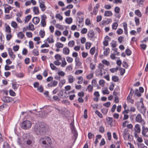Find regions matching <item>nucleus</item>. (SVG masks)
<instances>
[{"mask_svg": "<svg viewBox=\"0 0 148 148\" xmlns=\"http://www.w3.org/2000/svg\"><path fill=\"white\" fill-rule=\"evenodd\" d=\"M94 95L96 97V101H98V97L100 96L99 92L98 91L95 92L94 93Z\"/></svg>", "mask_w": 148, "mask_h": 148, "instance_id": "nucleus-54", "label": "nucleus"}, {"mask_svg": "<svg viewBox=\"0 0 148 148\" xmlns=\"http://www.w3.org/2000/svg\"><path fill=\"white\" fill-rule=\"evenodd\" d=\"M112 80L114 82H118L119 80L118 77L115 75L112 76Z\"/></svg>", "mask_w": 148, "mask_h": 148, "instance_id": "nucleus-61", "label": "nucleus"}, {"mask_svg": "<svg viewBox=\"0 0 148 148\" xmlns=\"http://www.w3.org/2000/svg\"><path fill=\"white\" fill-rule=\"evenodd\" d=\"M56 27L57 28L61 30H63L64 29V27L63 26L59 24H56Z\"/></svg>", "mask_w": 148, "mask_h": 148, "instance_id": "nucleus-49", "label": "nucleus"}, {"mask_svg": "<svg viewBox=\"0 0 148 148\" xmlns=\"http://www.w3.org/2000/svg\"><path fill=\"white\" fill-rule=\"evenodd\" d=\"M77 18H84V13L81 11H79L77 13Z\"/></svg>", "mask_w": 148, "mask_h": 148, "instance_id": "nucleus-22", "label": "nucleus"}, {"mask_svg": "<svg viewBox=\"0 0 148 148\" xmlns=\"http://www.w3.org/2000/svg\"><path fill=\"white\" fill-rule=\"evenodd\" d=\"M110 49L109 48H107L105 49L104 51L103 52L104 55L106 56L108 55L110 53Z\"/></svg>", "mask_w": 148, "mask_h": 148, "instance_id": "nucleus-44", "label": "nucleus"}, {"mask_svg": "<svg viewBox=\"0 0 148 148\" xmlns=\"http://www.w3.org/2000/svg\"><path fill=\"white\" fill-rule=\"evenodd\" d=\"M39 143L43 147L47 148L50 147L52 144L51 138L49 137H42L39 140Z\"/></svg>", "mask_w": 148, "mask_h": 148, "instance_id": "nucleus-2", "label": "nucleus"}, {"mask_svg": "<svg viewBox=\"0 0 148 148\" xmlns=\"http://www.w3.org/2000/svg\"><path fill=\"white\" fill-rule=\"evenodd\" d=\"M12 36L11 33L7 34L6 36V39L8 41H9L12 38Z\"/></svg>", "mask_w": 148, "mask_h": 148, "instance_id": "nucleus-40", "label": "nucleus"}, {"mask_svg": "<svg viewBox=\"0 0 148 148\" xmlns=\"http://www.w3.org/2000/svg\"><path fill=\"white\" fill-rule=\"evenodd\" d=\"M123 32V30L121 28H119L116 32V33L118 35L122 34Z\"/></svg>", "mask_w": 148, "mask_h": 148, "instance_id": "nucleus-59", "label": "nucleus"}, {"mask_svg": "<svg viewBox=\"0 0 148 148\" xmlns=\"http://www.w3.org/2000/svg\"><path fill=\"white\" fill-rule=\"evenodd\" d=\"M73 19L71 17L66 18L65 20V22L66 23L68 24H70L72 22Z\"/></svg>", "mask_w": 148, "mask_h": 148, "instance_id": "nucleus-35", "label": "nucleus"}, {"mask_svg": "<svg viewBox=\"0 0 148 148\" xmlns=\"http://www.w3.org/2000/svg\"><path fill=\"white\" fill-rule=\"evenodd\" d=\"M112 22V19L111 18H108L106 20H103L100 23L101 25L103 26L108 25Z\"/></svg>", "mask_w": 148, "mask_h": 148, "instance_id": "nucleus-10", "label": "nucleus"}, {"mask_svg": "<svg viewBox=\"0 0 148 148\" xmlns=\"http://www.w3.org/2000/svg\"><path fill=\"white\" fill-rule=\"evenodd\" d=\"M136 106L138 109L139 110H140L141 113L143 114L145 113L146 109V108L144 107L142 98H141L139 101L137 102Z\"/></svg>", "mask_w": 148, "mask_h": 148, "instance_id": "nucleus-3", "label": "nucleus"}, {"mask_svg": "<svg viewBox=\"0 0 148 148\" xmlns=\"http://www.w3.org/2000/svg\"><path fill=\"white\" fill-rule=\"evenodd\" d=\"M40 21V18L38 17H34L32 20V22L35 25H37L38 24Z\"/></svg>", "mask_w": 148, "mask_h": 148, "instance_id": "nucleus-19", "label": "nucleus"}, {"mask_svg": "<svg viewBox=\"0 0 148 148\" xmlns=\"http://www.w3.org/2000/svg\"><path fill=\"white\" fill-rule=\"evenodd\" d=\"M94 72L92 71H91L90 73L88 74L86 76V78L88 79H91L93 77Z\"/></svg>", "mask_w": 148, "mask_h": 148, "instance_id": "nucleus-20", "label": "nucleus"}, {"mask_svg": "<svg viewBox=\"0 0 148 148\" xmlns=\"http://www.w3.org/2000/svg\"><path fill=\"white\" fill-rule=\"evenodd\" d=\"M29 29L31 31H33L34 29V25L31 23H29L28 26Z\"/></svg>", "mask_w": 148, "mask_h": 148, "instance_id": "nucleus-39", "label": "nucleus"}, {"mask_svg": "<svg viewBox=\"0 0 148 148\" xmlns=\"http://www.w3.org/2000/svg\"><path fill=\"white\" fill-rule=\"evenodd\" d=\"M135 94L138 97H140L141 96V94L139 92L138 89H136L135 90Z\"/></svg>", "mask_w": 148, "mask_h": 148, "instance_id": "nucleus-64", "label": "nucleus"}, {"mask_svg": "<svg viewBox=\"0 0 148 148\" xmlns=\"http://www.w3.org/2000/svg\"><path fill=\"white\" fill-rule=\"evenodd\" d=\"M55 58L56 60H61L62 59L60 55L58 54H57L55 56Z\"/></svg>", "mask_w": 148, "mask_h": 148, "instance_id": "nucleus-56", "label": "nucleus"}, {"mask_svg": "<svg viewBox=\"0 0 148 148\" xmlns=\"http://www.w3.org/2000/svg\"><path fill=\"white\" fill-rule=\"evenodd\" d=\"M113 14L111 11H106L105 12L104 16L106 17H109L112 16Z\"/></svg>", "mask_w": 148, "mask_h": 148, "instance_id": "nucleus-23", "label": "nucleus"}, {"mask_svg": "<svg viewBox=\"0 0 148 148\" xmlns=\"http://www.w3.org/2000/svg\"><path fill=\"white\" fill-rule=\"evenodd\" d=\"M19 86V85L18 84H12V88L15 90H17Z\"/></svg>", "mask_w": 148, "mask_h": 148, "instance_id": "nucleus-51", "label": "nucleus"}, {"mask_svg": "<svg viewBox=\"0 0 148 148\" xmlns=\"http://www.w3.org/2000/svg\"><path fill=\"white\" fill-rule=\"evenodd\" d=\"M1 100L3 101L6 103L12 102L14 101L12 98L6 96L2 97Z\"/></svg>", "mask_w": 148, "mask_h": 148, "instance_id": "nucleus-8", "label": "nucleus"}, {"mask_svg": "<svg viewBox=\"0 0 148 148\" xmlns=\"http://www.w3.org/2000/svg\"><path fill=\"white\" fill-rule=\"evenodd\" d=\"M66 60L68 63H70L73 62V59L71 57L67 56L66 57Z\"/></svg>", "mask_w": 148, "mask_h": 148, "instance_id": "nucleus-46", "label": "nucleus"}, {"mask_svg": "<svg viewBox=\"0 0 148 148\" xmlns=\"http://www.w3.org/2000/svg\"><path fill=\"white\" fill-rule=\"evenodd\" d=\"M83 72V71L82 70H77L75 71V74L76 75H78L82 73Z\"/></svg>", "mask_w": 148, "mask_h": 148, "instance_id": "nucleus-57", "label": "nucleus"}, {"mask_svg": "<svg viewBox=\"0 0 148 148\" xmlns=\"http://www.w3.org/2000/svg\"><path fill=\"white\" fill-rule=\"evenodd\" d=\"M32 16L30 15H29L27 16L25 20V23H27L31 19Z\"/></svg>", "mask_w": 148, "mask_h": 148, "instance_id": "nucleus-45", "label": "nucleus"}, {"mask_svg": "<svg viewBox=\"0 0 148 148\" xmlns=\"http://www.w3.org/2000/svg\"><path fill=\"white\" fill-rule=\"evenodd\" d=\"M74 44L75 42L73 40L70 41L68 43V46L71 47H73Z\"/></svg>", "mask_w": 148, "mask_h": 148, "instance_id": "nucleus-47", "label": "nucleus"}, {"mask_svg": "<svg viewBox=\"0 0 148 148\" xmlns=\"http://www.w3.org/2000/svg\"><path fill=\"white\" fill-rule=\"evenodd\" d=\"M102 63L108 66L110 65V63L109 61L105 60H103L102 61Z\"/></svg>", "mask_w": 148, "mask_h": 148, "instance_id": "nucleus-52", "label": "nucleus"}, {"mask_svg": "<svg viewBox=\"0 0 148 148\" xmlns=\"http://www.w3.org/2000/svg\"><path fill=\"white\" fill-rule=\"evenodd\" d=\"M77 79L79 80L77 82V83L78 84H81L82 83L83 80V78L82 76H79L77 78Z\"/></svg>", "mask_w": 148, "mask_h": 148, "instance_id": "nucleus-37", "label": "nucleus"}, {"mask_svg": "<svg viewBox=\"0 0 148 148\" xmlns=\"http://www.w3.org/2000/svg\"><path fill=\"white\" fill-rule=\"evenodd\" d=\"M39 34L41 38H43L45 35V32L44 31L41 30L39 32Z\"/></svg>", "mask_w": 148, "mask_h": 148, "instance_id": "nucleus-48", "label": "nucleus"}, {"mask_svg": "<svg viewBox=\"0 0 148 148\" xmlns=\"http://www.w3.org/2000/svg\"><path fill=\"white\" fill-rule=\"evenodd\" d=\"M108 111V109L107 108H103L101 110V112L103 114H106Z\"/></svg>", "mask_w": 148, "mask_h": 148, "instance_id": "nucleus-62", "label": "nucleus"}, {"mask_svg": "<svg viewBox=\"0 0 148 148\" xmlns=\"http://www.w3.org/2000/svg\"><path fill=\"white\" fill-rule=\"evenodd\" d=\"M133 116L135 119V121L138 123H141L142 124L145 123L144 120L142 119L141 115L140 114H138L137 115L134 114Z\"/></svg>", "mask_w": 148, "mask_h": 148, "instance_id": "nucleus-5", "label": "nucleus"}, {"mask_svg": "<svg viewBox=\"0 0 148 148\" xmlns=\"http://www.w3.org/2000/svg\"><path fill=\"white\" fill-rule=\"evenodd\" d=\"M84 18H77V22L79 23L78 26L79 27H82L83 25V21Z\"/></svg>", "mask_w": 148, "mask_h": 148, "instance_id": "nucleus-27", "label": "nucleus"}, {"mask_svg": "<svg viewBox=\"0 0 148 148\" xmlns=\"http://www.w3.org/2000/svg\"><path fill=\"white\" fill-rule=\"evenodd\" d=\"M56 46L58 48H62L63 47V45L59 42H57Z\"/></svg>", "mask_w": 148, "mask_h": 148, "instance_id": "nucleus-63", "label": "nucleus"}, {"mask_svg": "<svg viewBox=\"0 0 148 148\" xmlns=\"http://www.w3.org/2000/svg\"><path fill=\"white\" fill-rule=\"evenodd\" d=\"M87 35L89 38H93L94 36V32L92 30L89 31Z\"/></svg>", "mask_w": 148, "mask_h": 148, "instance_id": "nucleus-21", "label": "nucleus"}, {"mask_svg": "<svg viewBox=\"0 0 148 148\" xmlns=\"http://www.w3.org/2000/svg\"><path fill=\"white\" fill-rule=\"evenodd\" d=\"M63 53L66 55H68L69 54L70 50L67 47H64L63 48Z\"/></svg>", "mask_w": 148, "mask_h": 148, "instance_id": "nucleus-24", "label": "nucleus"}, {"mask_svg": "<svg viewBox=\"0 0 148 148\" xmlns=\"http://www.w3.org/2000/svg\"><path fill=\"white\" fill-rule=\"evenodd\" d=\"M34 129L36 134L43 135L45 133V124L43 122L37 123L34 126Z\"/></svg>", "mask_w": 148, "mask_h": 148, "instance_id": "nucleus-1", "label": "nucleus"}, {"mask_svg": "<svg viewBox=\"0 0 148 148\" xmlns=\"http://www.w3.org/2000/svg\"><path fill=\"white\" fill-rule=\"evenodd\" d=\"M113 95L115 96L114 97V101L115 103H117L119 102V100L118 97L116 95V93L114 91L113 92Z\"/></svg>", "mask_w": 148, "mask_h": 148, "instance_id": "nucleus-31", "label": "nucleus"}, {"mask_svg": "<svg viewBox=\"0 0 148 148\" xmlns=\"http://www.w3.org/2000/svg\"><path fill=\"white\" fill-rule=\"evenodd\" d=\"M64 60H62V62L61 64V66L62 67H64L67 64V63L66 62L65 58H64Z\"/></svg>", "mask_w": 148, "mask_h": 148, "instance_id": "nucleus-60", "label": "nucleus"}, {"mask_svg": "<svg viewBox=\"0 0 148 148\" xmlns=\"http://www.w3.org/2000/svg\"><path fill=\"white\" fill-rule=\"evenodd\" d=\"M92 45V43L89 42H87L85 44V48L86 49H89Z\"/></svg>", "mask_w": 148, "mask_h": 148, "instance_id": "nucleus-41", "label": "nucleus"}, {"mask_svg": "<svg viewBox=\"0 0 148 148\" xmlns=\"http://www.w3.org/2000/svg\"><path fill=\"white\" fill-rule=\"evenodd\" d=\"M93 90V87L92 86L89 85L86 88V90L89 92H92Z\"/></svg>", "mask_w": 148, "mask_h": 148, "instance_id": "nucleus-33", "label": "nucleus"}, {"mask_svg": "<svg viewBox=\"0 0 148 148\" xmlns=\"http://www.w3.org/2000/svg\"><path fill=\"white\" fill-rule=\"evenodd\" d=\"M55 17L60 21H62L63 19L62 16L59 13L56 14V15Z\"/></svg>", "mask_w": 148, "mask_h": 148, "instance_id": "nucleus-42", "label": "nucleus"}, {"mask_svg": "<svg viewBox=\"0 0 148 148\" xmlns=\"http://www.w3.org/2000/svg\"><path fill=\"white\" fill-rule=\"evenodd\" d=\"M71 128L72 132L74 134V137L76 139L77 136V133L73 125H72V126H71Z\"/></svg>", "mask_w": 148, "mask_h": 148, "instance_id": "nucleus-16", "label": "nucleus"}, {"mask_svg": "<svg viewBox=\"0 0 148 148\" xmlns=\"http://www.w3.org/2000/svg\"><path fill=\"white\" fill-rule=\"evenodd\" d=\"M67 79L69 83L72 84L75 80V79L73 75H70L67 76Z\"/></svg>", "mask_w": 148, "mask_h": 148, "instance_id": "nucleus-13", "label": "nucleus"}, {"mask_svg": "<svg viewBox=\"0 0 148 148\" xmlns=\"http://www.w3.org/2000/svg\"><path fill=\"white\" fill-rule=\"evenodd\" d=\"M11 26L14 28H16L17 27V24L15 21H12L11 23Z\"/></svg>", "mask_w": 148, "mask_h": 148, "instance_id": "nucleus-53", "label": "nucleus"}, {"mask_svg": "<svg viewBox=\"0 0 148 148\" xmlns=\"http://www.w3.org/2000/svg\"><path fill=\"white\" fill-rule=\"evenodd\" d=\"M32 126V123L30 121H25L23 122L21 127L24 129H27L30 128Z\"/></svg>", "mask_w": 148, "mask_h": 148, "instance_id": "nucleus-6", "label": "nucleus"}, {"mask_svg": "<svg viewBox=\"0 0 148 148\" xmlns=\"http://www.w3.org/2000/svg\"><path fill=\"white\" fill-rule=\"evenodd\" d=\"M5 32L8 33H11V29L10 26L7 25L5 26Z\"/></svg>", "mask_w": 148, "mask_h": 148, "instance_id": "nucleus-30", "label": "nucleus"}, {"mask_svg": "<svg viewBox=\"0 0 148 148\" xmlns=\"http://www.w3.org/2000/svg\"><path fill=\"white\" fill-rule=\"evenodd\" d=\"M58 82L56 80H54L50 83L48 84L47 86L49 87H55L57 86Z\"/></svg>", "mask_w": 148, "mask_h": 148, "instance_id": "nucleus-17", "label": "nucleus"}, {"mask_svg": "<svg viewBox=\"0 0 148 148\" xmlns=\"http://www.w3.org/2000/svg\"><path fill=\"white\" fill-rule=\"evenodd\" d=\"M107 73V71L106 70H102L99 69H97L95 71L96 76L99 77H102L103 75Z\"/></svg>", "mask_w": 148, "mask_h": 148, "instance_id": "nucleus-7", "label": "nucleus"}, {"mask_svg": "<svg viewBox=\"0 0 148 148\" xmlns=\"http://www.w3.org/2000/svg\"><path fill=\"white\" fill-rule=\"evenodd\" d=\"M17 36L18 38L21 39H23L25 37L24 34L21 32H19L17 34Z\"/></svg>", "mask_w": 148, "mask_h": 148, "instance_id": "nucleus-29", "label": "nucleus"}, {"mask_svg": "<svg viewBox=\"0 0 148 148\" xmlns=\"http://www.w3.org/2000/svg\"><path fill=\"white\" fill-rule=\"evenodd\" d=\"M145 0H136L137 5L140 7H143V3Z\"/></svg>", "mask_w": 148, "mask_h": 148, "instance_id": "nucleus-26", "label": "nucleus"}, {"mask_svg": "<svg viewBox=\"0 0 148 148\" xmlns=\"http://www.w3.org/2000/svg\"><path fill=\"white\" fill-rule=\"evenodd\" d=\"M135 131L137 133H139L140 131V126L138 124H137L136 125L134 128Z\"/></svg>", "mask_w": 148, "mask_h": 148, "instance_id": "nucleus-28", "label": "nucleus"}, {"mask_svg": "<svg viewBox=\"0 0 148 148\" xmlns=\"http://www.w3.org/2000/svg\"><path fill=\"white\" fill-rule=\"evenodd\" d=\"M132 96H128L127 98V100L128 102L132 104H133L134 101L133 99H132Z\"/></svg>", "mask_w": 148, "mask_h": 148, "instance_id": "nucleus-38", "label": "nucleus"}, {"mask_svg": "<svg viewBox=\"0 0 148 148\" xmlns=\"http://www.w3.org/2000/svg\"><path fill=\"white\" fill-rule=\"evenodd\" d=\"M8 51L10 57L12 59L14 60L16 56L14 54L13 52L12 51V49L11 48H8Z\"/></svg>", "mask_w": 148, "mask_h": 148, "instance_id": "nucleus-12", "label": "nucleus"}, {"mask_svg": "<svg viewBox=\"0 0 148 148\" xmlns=\"http://www.w3.org/2000/svg\"><path fill=\"white\" fill-rule=\"evenodd\" d=\"M95 47H92L91 48L90 50V53L91 55H93L95 53Z\"/></svg>", "mask_w": 148, "mask_h": 148, "instance_id": "nucleus-58", "label": "nucleus"}, {"mask_svg": "<svg viewBox=\"0 0 148 148\" xmlns=\"http://www.w3.org/2000/svg\"><path fill=\"white\" fill-rule=\"evenodd\" d=\"M47 40L48 41V42L49 43H53L54 42L52 37H50L47 38Z\"/></svg>", "mask_w": 148, "mask_h": 148, "instance_id": "nucleus-50", "label": "nucleus"}, {"mask_svg": "<svg viewBox=\"0 0 148 148\" xmlns=\"http://www.w3.org/2000/svg\"><path fill=\"white\" fill-rule=\"evenodd\" d=\"M118 24L116 22L113 23L112 25V29H113L116 30L118 27Z\"/></svg>", "mask_w": 148, "mask_h": 148, "instance_id": "nucleus-34", "label": "nucleus"}, {"mask_svg": "<svg viewBox=\"0 0 148 148\" xmlns=\"http://www.w3.org/2000/svg\"><path fill=\"white\" fill-rule=\"evenodd\" d=\"M39 3V7L42 11H44L46 9L47 7L45 6L44 2L42 1V0H39L38 1Z\"/></svg>", "mask_w": 148, "mask_h": 148, "instance_id": "nucleus-11", "label": "nucleus"}, {"mask_svg": "<svg viewBox=\"0 0 148 148\" xmlns=\"http://www.w3.org/2000/svg\"><path fill=\"white\" fill-rule=\"evenodd\" d=\"M142 133L144 136L148 137V127L143 126L142 128Z\"/></svg>", "mask_w": 148, "mask_h": 148, "instance_id": "nucleus-9", "label": "nucleus"}, {"mask_svg": "<svg viewBox=\"0 0 148 148\" xmlns=\"http://www.w3.org/2000/svg\"><path fill=\"white\" fill-rule=\"evenodd\" d=\"M4 6L5 8V12L6 13H9L10 10L11 9V6L7 4L4 5Z\"/></svg>", "mask_w": 148, "mask_h": 148, "instance_id": "nucleus-15", "label": "nucleus"}, {"mask_svg": "<svg viewBox=\"0 0 148 148\" xmlns=\"http://www.w3.org/2000/svg\"><path fill=\"white\" fill-rule=\"evenodd\" d=\"M75 67L77 68H78V67L80 66L82 64V63L80 61L79 58H75Z\"/></svg>", "mask_w": 148, "mask_h": 148, "instance_id": "nucleus-18", "label": "nucleus"}, {"mask_svg": "<svg viewBox=\"0 0 148 148\" xmlns=\"http://www.w3.org/2000/svg\"><path fill=\"white\" fill-rule=\"evenodd\" d=\"M99 7V5L97 4L94 7L93 10L92 12L91 13V14L96 15L98 11V9Z\"/></svg>", "mask_w": 148, "mask_h": 148, "instance_id": "nucleus-14", "label": "nucleus"}, {"mask_svg": "<svg viewBox=\"0 0 148 148\" xmlns=\"http://www.w3.org/2000/svg\"><path fill=\"white\" fill-rule=\"evenodd\" d=\"M135 14L136 15L139 17H141L142 16V14L139 10H136L135 11Z\"/></svg>", "mask_w": 148, "mask_h": 148, "instance_id": "nucleus-32", "label": "nucleus"}, {"mask_svg": "<svg viewBox=\"0 0 148 148\" xmlns=\"http://www.w3.org/2000/svg\"><path fill=\"white\" fill-rule=\"evenodd\" d=\"M32 53L34 56H38L39 55L38 51L37 49H34L32 51Z\"/></svg>", "mask_w": 148, "mask_h": 148, "instance_id": "nucleus-43", "label": "nucleus"}, {"mask_svg": "<svg viewBox=\"0 0 148 148\" xmlns=\"http://www.w3.org/2000/svg\"><path fill=\"white\" fill-rule=\"evenodd\" d=\"M66 82V80L65 79L61 80L59 83V86L60 87L62 88L64 84Z\"/></svg>", "mask_w": 148, "mask_h": 148, "instance_id": "nucleus-36", "label": "nucleus"}, {"mask_svg": "<svg viewBox=\"0 0 148 148\" xmlns=\"http://www.w3.org/2000/svg\"><path fill=\"white\" fill-rule=\"evenodd\" d=\"M33 12L36 14L38 15L40 13L38 7L35 6L33 8Z\"/></svg>", "mask_w": 148, "mask_h": 148, "instance_id": "nucleus-25", "label": "nucleus"}, {"mask_svg": "<svg viewBox=\"0 0 148 148\" xmlns=\"http://www.w3.org/2000/svg\"><path fill=\"white\" fill-rule=\"evenodd\" d=\"M26 144L29 146H32L34 143V138L33 136L27 135V136Z\"/></svg>", "mask_w": 148, "mask_h": 148, "instance_id": "nucleus-4", "label": "nucleus"}, {"mask_svg": "<svg viewBox=\"0 0 148 148\" xmlns=\"http://www.w3.org/2000/svg\"><path fill=\"white\" fill-rule=\"evenodd\" d=\"M102 92L103 95H108L109 94V91L107 88H106L102 90Z\"/></svg>", "mask_w": 148, "mask_h": 148, "instance_id": "nucleus-55", "label": "nucleus"}]
</instances>
